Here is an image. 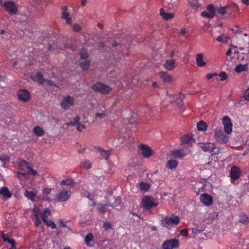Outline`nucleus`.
Instances as JSON below:
<instances>
[{"mask_svg":"<svg viewBox=\"0 0 249 249\" xmlns=\"http://www.w3.org/2000/svg\"><path fill=\"white\" fill-rule=\"evenodd\" d=\"M51 192V189L49 188H45L43 192L42 199L44 200H48L49 198L47 197V195Z\"/></svg>","mask_w":249,"mask_h":249,"instance_id":"obj_42","label":"nucleus"},{"mask_svg":"<svg viewBox=\"0 0 249 249\" xmlns=\"http://www.w3.org/2000/svg\"><path fill=\"white\" fill-rule=\"evenodd\" d=\"M6 32V31L5 30L2 29L0 30V35H4V36H2V38H4L5 37H7V36L5 35Z\"/></svg>","mask_w":249,"mask_h":249,"instance_id":"obj_64","label":"nucleus"},{"mask_svg":"<svg viewBox=\"0 0 249 249\" xmlns=\"http://www.w3.org/2000/svg\"><path fill=\"white\" fill-rule=\"evenodd\" d=\"M200 147L201 148L205 151H209L211 149V147L213 146V143H202L200 144Z\"/></svg>","mask_w":249,"mask_h":249,"instance_id":"obj_35","label":"nucleus"},{"mask_svg":"<svg viewBox=\"0 0 249 249\" xmlns=\"http://www.w3.org/2000/svg\"><path fill=\"white\" fill-rule=\"evenodd\" d=\"M197 127L199 131H205L207 129L206 123L203 121H200L197 124Z\"/></svg>","mask_w":249,"mask_h":249,"instance_id":"obj_33","label":"nucleus"},{"mask_svg":"<svg viewBox=\"0 0 249 249\" xmlns=\"http://www.w3.org/2000/svg\"><path fill=\"white\" fill-rule=\"evenodd\" d=\"M71 193L69 190H62L57 196V199L59 201L64 202L67 201L70 197Z\"/></svg>","mask_w":249,"mask_h":249,"instance_id":"obj_17","label":"nucleus"},{"mask_svg":"<svg viewBox=\"0 0 249 249\" xmlns=\"http://www.w3.org/2000/svg\"><path fill=\"white\" fill-rule=\"evenodd\" d=\"M35 224L36 226H39L41 224V220L39 216H35Z\"/></svg>","mask_w":249,"mask_h":249,"instance_id":"obj_54","label":"nucleus"},{"mask_svg":"<svg viewBox=\"0 0 249 249\" xmlns=\"http://www.w3.org/2000/svg\"><path fill=\"white\" fill-rule=\"evenodd\" d=\"M80 119V117L77 116L74 119L73 121H70L67 123L66 125L71 126H77L78 123L79 122Z\"/></svg>","mask_w":249,"mask_h":249,"instance_id":"obj_36","label":"nucleus"},{"mask_svg":"<svg viewBox=\"0 0 249 249\" xmlns=\"http://www.w3.org/2000/svg\"><path fill=\"white\" fill-rule=\"evenodd\" d=\"M33 131L34 134L37 137H41L44 134L43 129L38 126H35L34 128Z\"/></svg>","mask_w":249,"mask_h":249,"instance_id":"obj_30","label":"nucleus"},{"mask_svg":"<svg viewBox=\"0 0 249 249\" xmlns=\"http://www.w3.org/2000/svg\"><path fill=\"white\" fill-rule=\"evenodd\" d=\"M192 137L189 135H184L181 138V142L183 144L190 145L194 142Z\"/></svg>","mask_w":249,"mask_h":249,"instance_id":"obj_24","label":"nucleus"},{"mask_svg":"<svg viewBox=\"0 0 249 249\" xmlns=\"http://www.w3.org/2000/svg\"><path fill=\"white\" fill-rule=\"evenodd\" d=\"M159 75L165 83H171L173 80L172 76L167 72H160Z\"/></svg>","mask_w":249,"mask_h":249,"instance_id":"obj_23","label":"nucleus"},{"mask_svg":"<svg viewBox=\"0 0 249 249\" xmlns=\"http://www.w3.org/2000/svg\"><path fill=\"white\" fill-rule=\"evenodd\" d=\"M180 218L175 215H172L171 216L166 217L161 221L162 226L170 229L177 225L180 222Z\"/></svg>","mask_w":249,"mask_h":249,"instance_id":"obj_1","label":"nucleus"},{"mask_svg":"<svg viewBox=\"0 0 249 249\" xmlns=\"http://www.w3.org/2000/svg\"><path fill=\"white\" fill-rule=\"evenodd\" d=\"M90 65V62L89 60H85L80 64V67L84 70H88Z\"/></svg>","mask_w":249,"mask_h":249,"instance_id":"obj_40","label":"nucleus"},{"mask_svg":"<svg viewBox=\"0 0 249 249\" xmlns=\"http://www.w3.org/2000/svg\"><path fill=\"white\" fill-rule=\"evenodd\" d=\"M188 233V230L186 229H183L180 231V235L182 236L187 235Z\"/></svg>","mask_w":249,"mask_h":249,"instance_id":"obj_63","label":"nucleus"},{"mask_svg":"<svg viewBox=\"0 0 249 249\" xmlns=\"http://www.w3.org/2000/svg\"><path fill=\"white\" fill-rule=\"evenodd\" d=\"M25 196L28 199L33 200V199L35 196V194L32 191H28L26 190L24 194Z\"/></svg>","mask_w":249,"mask_h":249,"instance_id":"obj_43","label":"nucleus"},{"mask_svg":"<svg viewBox=\"0 0 249 249\" xmlns=\"http://www.w3.org/2000/svg\"><path fill=\"white\" fill-rule=\"evenodd\" d=\"M108 114V110L105 109V106L99 104L96 107V113L95 117L96 119L101 120L105 118Z\"/></svg>","mask_w":249,"mask_h":249,"instance_id":"obj_8","label":"nucleus"},{"mask_svg":"<svg viewBox=\"0 0 249 249\" xmlns=\"http://www.w3.org/2000/svg\"><path fill=\"white\" fill-rule=\"evenodd\" d=\"M190 5L194 9H196L202 5V0H188Z\"/></svg>","mask_w":249,"mask_h":249,"instance_id":"obj_26","label":"nucleus"},{"mask_svg":"<svg viewBox=\"0 0 249 249\" xmlns=\"http://www.w3.org/2000/svg\"><path fill=\"white\" fill-rule=\"evenodd\" d=\"M219 76L221 77V81H223L226 79L227 75L225 73L222 72L219 74Z\"/></svg>","mask_w":249,"mask_h":249,"instance_id":"obj_58","label":"nucleus"},{"mask_svg":"<svg viewBox=\"0 0 249 249\" xmlns=\"http://www.w3.org/2000/svg\"><path fill=\"white\" fill-rule=\"evenodd\" d=\"M200 200L203 204L208 206L211 205L212 202L211 196L207 194H203L201 195Z\"/></svg>","mask_w":249,"mask_h":249,"instance_id":"obj_20","label":"nucleus"},{"mask_svg":"<svg viewBox=\"0 0 249 249\" xmlns=\"http://www.w3.org/2000/svg\"><path fill=\"white\" fill-rule=\"evenodd\" d=\"M0 195L5 199H9L11 198L12 194L7 187L4 186L0 188Z\"/></svg>","mask_w":249,"mask_h":249,"instance_id":"obj_18","label":"nucleus"},{"mask_svg":"<svg viewBox=\"0 0 249 249\" xmlns=\"http://www.w3.org/2000/svg\"><path fill=\"white\" fill-rule=\"evenodd\" d=\"M103 228L106 230H108L112 229V225L110 223L108 222H105L103 224Z\"/></svg>","mask_w":249,"mask_h":249,"instance_id":"obj_51","label":"nucleus"},{"mask_svg":"<svg viewBox=\"0 0 249 249\" xmlns=\"http://www.w3.org/2000/svg\"><path fill=\"white\" fill-rule=\"evenodd\" d=\"M0 160L2 161L3 163H6L8 162L9 160V157L5 155L0 157Z\"/></svg>","mask_w":249,"mask_h":249,"instance_id":"obj_52","label":"nucleus"},{"mask_svg":"<svg viewBox=\"0 0 249 249\" xmlns=\"http://www.w3.org/2000/svg\"><path fill=\"white\" fill-rule=\"evenodd\" d=\"M238 53V50L236 47L234 46H231L226 52L227 55H230L231 53Z\"/></svg>","mask_w":249,"mask_h":249,"instance_id":"obj_41","label":"nucleus"},{"mask_svg":"<svg viewBox=\"0 0 249 249\" xmlns=\"http://www.w3.org/2000/svg\"><path fill=\"white\" fill-rule=\"evenodd\" d=\"M6 11L12 14H15L17 12V7L13 2L7 1L3 5Z\"/></svg>","mask_w":249,"mask_h":249,"instance_id":"obj_16","label":"nucleus"},{"mask_svg":"<svg viewBox=\"0 0 249 249\" xmlns=\"http://www.w3.org/2000/svg\"><path fill=\"white\" fill-rule=\"evenodd\" d=\"M75 104L76 100L74 98L70 95H67L62 97L60 106L63 109L67 110L70 107L73 106Z\"/></svg>","mask_w":249,"mask_h":249,"instance_id":"obj_4","label":"nucleus"},{"mask_svg":"<svg viewBox=\"0 0 249 249\" xmlns=\"http://www.w3.org/2000/svg\"><path fill=\"white\" fill-rule=\"evenodd\" d=\"M31 78L34 81H36L39 84L46 83L49 85H53V84L50 81L45 80L40 72H37L34 75L31 76Z\"/></svg>","mask_w":249,"mask_h":249,"instance_id":"obj_13","label":"nucleus"},{"mask_svg":"<svg viewBox=\"0 0 249 249\" xmlns=\"http://www.w3.org/2000/svg\"><path fill=\"white\" fill-rule=\"evenodd\" d=\"M184 98V95L181 93H178V94L171 95L167 93L166 95V99L170 103H176L178 107H181L183 106V104L182 100Z\"/></svg>","mask_w":249,"mask_h":249,"instance_id":"obj_2","label":"nucleus"},{"mask_svg":"<svg viewBox=\"0 0 249 249\" xmlns=\"http://www.w3.org/2000/svg\"><path fill=\"white\" fill-rule=\"evenodd\" d=\"M40 215L43 222L45 223L48 221V217L51 215V212L48 209H45L42 212L40 213Z\"/></svg>","mask_w":249,"mask_h":249,"instance_id":"obj_31","label":"nucleus"},{"mask_svg":"<svg viewBox=\"0 0 249 249\" xmlns=\"http://www.w3.org/2000/svg\"><path fill=\"white\" fill-rule=\"evenodd\" d=\"M229 6L220 7L218 9V12L221 14H224L228 12Z\"/></svg>","mask_w":249,"mask_h":249,"instance_id":"obj_49","label":"nucleus"},{"mask_svg":"<svg viewBox=\"0 0 249 249\" xmlns=\"http://www.w3.org/2000/svg\"><path fill=\"white\" fill-rule=\"evenodd\" d=\"M110 206L117 210L121 209L122 208V206H121V200L120 198H116L115 202Z\"/></svg>","mask_w":249,"mask_h":249,"instance_id":"obj_39","label":"nucleus"},{"mask_svg":"<svg viewBox=\"0 0 249 249\" xmlns=\"http://www.w3.org/2000/svg\"><path fill=\"white\" fill-rule=\"evenodd\" d=\"M229 37L224 35L219 36L216 39L218 42H222L223 43H226L229 40Z\"/></svg>","mask_w":249,"mask_h":249,"instance_id":"obj_44","label":"nucleus"},{"mask_svg":"<svg viewBox=\"0 0 249 249\" xmlns=\"http://www.w3.org/2000/svg\"><path fill=\"white\" fill-rule=\"evenodd\" d=\"M40 208L38 206H35L33 209L34 216H39V215L40 214Z\"/></svg>","mask_w":249,"mask_h":249,"instance_id":"obj_48","label":"nucleus"},{"mask_svg":"<svg viewBox=\"0 0 249 249\" xmlns=\"http://www.w3.org/2000/svg\"><path fill=\"white\" fill-rule=\"evenodd\" d=\"M93 240V235L91 233H89L88 234L85 238V242L86 244L88 246L92 247L93 246V244L92 243V242Z\"/></svg>","mask_w":249,"mask_h":249,"instance_id":"obj_29","label":"nucleus"},{"mask_svg":"<svg viewBox=\"0 0 249 249\" xmlns=\"http://www.w3.org/2000/svg\"><path fill=\"white\" fill-rule=\"evenodd\" d=\"M244 97L246 100L249 101V88L245 91Z\"/></svg>","mask_w":249,"mask_h":249,"instance_id":"obj_56","label":"nucleus"},{"mask_svg":"<svg viewBox=\"0 0 249 249\" xmlns=\"http://www.w3.org/2000/svg\"><path fill=\"white\" fill-rule=\"evenodd\" d=\"M160 14L162 18L165 20L171 19L174 18L173 14L171 13H166L163 9H161L160 10Z\"/></svg>","mask_w":249,"mask_h":249,"instance_id":"obj_25","label":"nucleus"},{"mask_svg":"<svg viewBox=\"0 0 249 249\" xmlns=\"http://www.w3.org/2000/svg\"><path fill=\"white\" fill-rule=\"evenodd\" d=\"M92 88L94 91L99 92L102 94H107L112 90V88L109 86L100 82L94 84Z\"/></svg>","mask_w":249,"mask_h":249,"instance_id":"obj_6","label":"nucleus"},{"mask_svg":"<svg viewBox=\"0 0 249 249\" xmlns=\"http://www.w3.org/2000/svg\"><path fill=\"white\" fill-rule=\"evenodd\" d=\"M196 60L197 66L199 67H204L206 65V62L204 60V55L202 53H198L196 55Z\"/></svg>","mask_w":249,"mask_h":249,"instance_id":"obj_21","label":"nucleus"},{"mask_svg":"<svg viewBox=\"0 0 249 249\" xmlns=\"http://www.w3.org/2000/svg\"><path fill=\"white\" fill-rule=\"evenodd\" d=\"M247 69V64H240L237 65L235 68V71L239 73L245 71Z\"/></svg>","mask_w":249,"mask_h":249,"instance_id":"obj_37","label":"nucleus"},{"mask_svg":"<svg viewBox=\"0 0 249 249\" xmlns=\"http://www.w3.org/2000/svg\"><path fill=\"white\" fill-rule=\"evenodd\" d=\"M241 174V170L238 167H232L230 173L231 181L237 180L240 178Z\"/></svg>","mask_w":249,"mask_h":249,"instance_id":"obj_12","label":"nucleus"},{"mask_svg":"<svg viewBox=\"0 0 249 249\" xmlns=\"http://www.w3.org/2000/svg\"><path fill=\"white\" fill-rule=\"evenodd\" d=\"M85 128L84 125L81 124L80 122L78 123L77 125V129L79 131H82Z\"/></svg>","mask_w":249,"mask_h":249,"instance_id":"obj_55","label":"nucleus"},{"mask_svg":"<svg viewBox=\"0 0 249 249\" xmlns=\"http://www.w3.org/2000/svg\"><path fill=\"white\" fill-rule=\"evenodd\" d=\"M73 30L75 31H79L81 30V26L78 24H75L73 25Z\"/></svg>","mask_w":249,"mask_h":249,"instance_id":"obj_62","label":"nucleus"},{"mask_svg":"<svg viewBox=\"0 0 249 249\" xmlns=\"http://www.w3.org/2000/svg\"><path fill=\"white\" fill-rule=\"evenodd\" d=\"M214 138L217 142L222 144H225L228 141V137L224 133L221 127H217L214 130Z\"/></svg>","mask_w":249,"mask_h":249,"instance_id":"obj_3","label":"nucleus"},{"mask_svg":"<svg viewBox=\"0 0 249 249\" xmlns=\"http://www.w3.org/2000/svg\"><path fill=\"white\" fill-rule=\"evenodd\" d=\"M36 2L38 5L45 4L47 3V0H36Z\"/></svg>","mask_w":249,"mask_h":249,"instance_id":"obj_57","label":"nucleus"},{"mask_svg":"<svg viewBox=\"0 0 249 249\" xmlns=\"http://www.w3.org/2000/svg\"><path fill=\"white\" fill-rule=\"evenodd\" d=\"M157 204V201L150 196H145L142 199V206L147 209H150L152 207H155Z\"/></svg>","mask_w":249,"mask_h":249,"instance_id":"obj_7","label":"nucleus"},{"mask_svg":"<svg viewBox=\"0 0 249 249\" xmlns=\"http://www.w3.org/2000/svg\"><path fill=\"white\" fill-rule=\"evenodd\" d=\"M45 223L48 226L50 227L52 229H55L56 228V225L55 223L53 221L48 220L45 222Z\"/></svg>","mask_w":249,"mask_h":249,"instance_id":"obj_50","label":"nucleus"},{"mask_svg":"<svg viewBox=\"0 0 249 249\" xmlns=\"http://www.w3.org/2000/svg\"><path fill=\"white\" fill-rule=\"evenodd\" d=\"M249 221V219L248 217L245 216L243 218H241L239 220V221L242 223H245L248 222Z\"/></svg>","mask_w":249,"mask_h":249,"instance_id":"obj_60","label":"nucleus"},{"mask_svg":"<svg viewBox=\"0 0 249 249\" xmlns=\"http://www.w3.org/2000/svg\"><path fill=\"white\" fill-rule=\"evenodd\" d=\"M98 209L100 213H104L106 212V205H99Z\"/></svg>","mask_w":249,"mask_h":249,"instance_id":"obj_53","label":"nucleus"},{"mask_svg":"<svg viewBox=\"0 0 249 249\" xmlns=\"http://www.w3.org/2000/svg\"><path fill=\"white\" fill-rule=\"evenodd\" d=\"M92 163L88 160H85L81 162L80 166L84 169H89L91 167Z\"/></svg>","mask_w":249,"mask_h":249,"instance_id":"obj_34","label":"nucleus"},{"mask_svg":"<svg viewBox=\"0 0 249 249\" xmlns=\"http://www.w3.org/2000/svg\"><path fill=\"white\" fill-rule=\"evenodd\" d=\"M215 10L214 7L212 4H210L207 7V10L203 11L201 15L208 18H212L215 15Z\"/></svg>","mask_w":249,"mask_h":249,"instance_id":"obj_15","label":"nucleus"},{"mask_svg":"<svg viewBox=\"0 0 249 249\" xmlns=\"http://www.w3.org/2000/svg\"><path fill=\"white\" fill-rule=\"evenodd\" d=\"M63 13L62 15V18L66 21L67 23L71 24L72 22L71 18L69 16V13L67 12V8L64 6L62 8Z\"/></svg>","mask_w":249,"mask_h":249,"instance_id":"obj_22","label":"nucleus"},{"mask_svg":"<svg viewBox=\"0 0 249 249\" xmlns=\"http://www.w3.org/2000/svg\"><path fill=\"white\" fill-rule=\"evenodd\" d=\"M101 154L102 156H104L105 159H107L109 155V152L105 150L102 151Z\"/></svg>","mask_w":249,"mask_h":249,"instance_id":"obj_59","label":"nucleus"},{"mask_svg":"<svg viewBox=\"0 0 249 249\" xmlns=\"http://www.w3.org/2000/svg\"><path fill=\"white\" fill-rule=\"evenodd\" d=\"M176 66V62L173 59L167 60L163 65L164 68L168 71L173 70Z\"/></svg>","mask_w":249,"mask_h":249,"instance_id":"obj_19","label":"nucleus"},{"mask_svg":"<svg viewBox=\"0 0 249 249\" xmlns=\"http://www.w3.org/2000/svg\"><path fill=\"white\" fill-rule=\"evenodd\" d=\"M18 99L20 101L26 102L28 101L31 98L30 93L25 89H20L17 92Z\"/></svg>","mask_w":249,"mask_h":249,"instance_id":"obj_11","label":"nucleus"},{"mask_svg":"<svg viewBox=\"0 0 249 249\" xmlns=\"http://www.w3.org/2000/svg\"><path fill=\"white\" fill-rule=\"evenodd\" d=\"M192 229L193 230V233L195 234H199L203 231V230L201 229L198 230L196 228H193Z\"/></svg>","mask_w":249,"mask_h":249,"instance_id":"obj_61","label":"nucleus"},{"mask_svg":"<svg viewBox=\"0 0 249 249\" xmlns=\"http://www.w3.org/2000/svg\"><path fill=\"white\" fill-rule=\"evenodd\" d=\"M139 149L141 154L145 158H148L153 155V150L149 146L146 145L142 144H140L139 145Z\"/></svg>","mask_w":249,"mask_h":249,"instance_id":"obj_10","label":"nucleus"},{"mask_svg":"<svg viewBox=\"0 0 249 249\" xmlns=\"http://www.w3.org/2000/svg\"><path fill=\"white\" fill-rule=\"evenodd\" d=\"M178 165V161L175 160H170L168 161L166 164V166L168 168L173 170L175 169Z\"/></svg>","mask_w":249,"mask_h":249,"instance_id":"obj_28","label":"nucleus"},{"mask_svg":"<svg viewBox=\"0 0 249 249\" xmlns=\"http://www.w3.org/2000/svg\"><path fill=\"white\" fill-rule=\"evenodd\" d=\"M73 184V181L71 178H66V179L62 180L60 181V185L61 186L68 185L71 186Z\"/></svg>","mask_w":249,"mask_h":249,"instance_id":"obj_38","label":"nucleus"},{"mask_svg":"<svg viewBox=\"0 0 249 249\" xmlns=\"http://www.w3.org/2000/svg\"><path fill=\"white\" fill-rule=\"evenodd\" d=\"M81 58L82 59H86L88 56V54L86 50L84 49H81L80 52Z\"/></svg>","mask_w":249,"mask_h":249,"instance_id":"obj_47","label":"nucleus"},{"mask_svg":"<svg viewBox=\"0 0 249 249\" xmlns=\"http://www.w3.org/2000/svg\"><path fill=\"white\" fill-rule=\"evenodd\" d=\"M179 245V241L177 239H173L164 241L162 244L163 249H173L177 248Z\"/></svg>","mask_w":249,"mask_h":249,"instance_id":"obj_9","label":"nucleus"},{"mask_svg":"<svg viewBox=\"0 0 249 249\" xmlns=\"http://www.w3.org/2000/svg\"><path fill=\"white\" fill-rule=\"evenodd\" d=\"M140 188L142 190L147 191L149 189L150 186L148 183L141 182L140 183Z\"/></svg>","mask_w":249,"mask_h":249,"instance_id":"obj_46","label":"nucleus"},{"mask_svg":"<svg viewBox=\"0 0 249 249\" xmlns=\"http://www.w3.org/2000/svg\"><path fill=\"white\" fill-rule=\"evenodd\" d=\"M187 155L181 150H175L171 152V156L175 158H180L185 156Z\"/></svg>","mask_w":249,"mask_h":249,"instance_id":"obj_27","label":"nucleus"},{"mask_svg":"<svg viewBox=\"0 0 249 249\" xmlns=\"http://www.w3.org/2000/svg\"><path fill=\"white\" fill-rule=\"evenodd\" d=\"M20 164L21 166H24L26 168L28 169L31 171L32 175H37L36 171L33 170L30 165L26 161L24 160L21 161Z\"/></svg>","mask_w":249,"mask_h":249,"instance_id":"obj_32","label":"nucleus"},{"mask_svg":"<svg viewBox=\"0 0 249 249\" xmlns=\"http://www.w3.org/2000/svg\"><path fill=\"white\" fill-rule=\"evenodd\" d=\"M1 236L4 242L7 244V249H18L15 247V241L11 238L9 232L4 231L2 232Z\"/></svg>","mask_w":249,"mask_h":249,"instance_id":"obj_5","label":"nucleus"},{"mask_svg":"<svg viewBox=\"0 0 249 249\" xmlns=\"http://www.w3.org/2000/svg\"><path fill=\"white\" fill-rule=\"evenodd\" d=\"M219 152V149L218 147L214 146L213 144V146L211 147V150H210V153L211 155H216L218 154Z\"/></svg>","mask_w":249,"mask_h":249,"instance_id":"obj_45","label":"nucleus"},{"mask_svg":"<svg viewBox=\"0 0 249 249\" xmlns=\"http://www.w3.org/2000/svg\"><path fill=\"white\" fill-rule=\"evenodd\" d=\"M222 124L224 126L225 132L229 134L232 130V125L230 118L227 116H225L223 118Z\"/></svg>","mask_w":249,"mask_h":249,"instance_id":"obj_14","label":"nucleus"}]
</instances>
